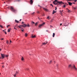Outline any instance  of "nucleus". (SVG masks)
<instances>
[{"label": "nucleus", "instance_id": "obj_1", "mask_svg": "<svg viewBox=\"0 0 77 77\" xmlns=\"http://www.w3.org/2000/svg\"><path fill=\"white\" fill-rule=\"evenodd\" d=\"M68 67L69 68H71V69H74L76 70V71H77V68L75 67V65L74 64H69L68 65Z\"/></svg>", "mask_w": 77, "mask_h": 77}, {"label": "nucleus", "instance_id": "obj_2", "mask_svg": "<svg viewBox=\"0 0 77 77\" xmlns=\"http://www.w3.org/2000/svg\"><path fill=\"white\" fill-rule=\"evenodd\" d=\"M53 3L54 5H59V4L60 5L61 4V3H63L64 4H65L63 3L62 2V1L58 2V1L57 0H55V1H53Z\"/></svg>", "mask_w": 77, "mask_h": 77}, {"label": "nucleus", "instance_id": "obj_3", "mask_svg": "<svg viewBox=\"0 0 77 77\" xmlns=\"http://www.w3.org/2000/svg\"><path fill=\"white\" fill-rule=\"evenodd\" d=\"M8 8H10L11 11L14 13H16V12H17V10L14 9L13 7L9 6V7H8Z\"/></svg>", "mask_w": 77, "mask_h": 77}, {"label": "nucleus", "instance_id": "obj_4", "mask_svg": "<svg viewBox=\"0 0 77 77\" xmlns=\"http://www.w3.org/2000/svg\"><path fill=\"white\" fill-rule=\"evenodd\" d=\"M44 24H45V23H43L42 24H39L38 26V27L39 28H41V27H42V26H44Z\"/></svg>", "mask_w": 77, "mask_h": 77}, {"label": "nucleus", "instance_id": "obj_5", "mask_svg": "<svg viewBox=\"0 0 77 77\" xmlns=\"http://www.w3.org/2000/svg\"><path fill=\"white\" fill-rule=\"evenodd\" d=\"M36 36H35V35H34L33 34H32V38H35Z\"/></svg>", "mask_w": 77, "mask_h": 77}, {"label": "nucleus", "instance_id": "obj_6", "mask_svg": "<svg viewBox=\"0 0 77 77\" xmlns=\"http://www.w3.org/2000/svg\"><path fill=\"white\" fill-rule=\"evenodd\" d=\"M33 1L32 0H30V5H32L33 3Z\"/></svg>", "mask_w": 77, "mask_h": 77}, {"label": "nucleus", "instance_id": "obj_7", "mask_svg": "<svg viewBox=\"0 0 77 77\" xmlns=\"http://www.w3.org/2000/svg\"><path fill=\"white\" fill-rule=\"evenodd\" d=\"M48 42H45L44 43H42L43 45H46L47 44Z\"/></svg>", "mask_w": 77, "mask_h": 77}, {"label": "nucleus", "instance_id": "obj_8", "mask_svg": "<svg viewBox=\"0 0 77 77\" xmlns=\"http://www.w3.org/2000/svg\"><path fill=\"white\" fill-rule=\"evenodd\" d=\"M27 26V25L25 24H23V27H26Z\"/></svg>", "mask_w": 77, "mask_h": 77}, {"label": "nucleus", "instance_id": "obj_9", "mask_svg": "<svg viewBox=\"0 0 77 77\" xmlns=\"http://www.w3.org/2000/svg\"><path fill=\"white\" fill-rule=\"evenodd\" d=\"M68 23H65V24H64V26H68Z\"/></svg>", "mask_w": 77, "mask_h": 77}, {"label": "nucleus", "instance_id": "obj_10", "mask_svg": "<svg viewBox=\"0 0 77 77\" xmlns=\"http://www.w3.org/2000/svg\"><path fill=\"white\" fill-rule=\"evenodd\" d=\"M1 56H2V58H4L5 57V54H1Z\"/></svg>", "mask_w": 77, "mask_h": 77}, {"label": "nucleus", "instance_id": "obj_11", "mask_svg": "<svg viewBox=\"0 0 77 77\" xmlns=\"http://www.w3.org/2000/svg\"><path fill=\"white\" fill-rule=\"evenodd\" d=\"M11 28H10L9 29H8V32H10V31H11Z\"/></svg>", "mask_w": 77, "mask_h": 77}, {"label": "nucleus", "instance_id": "obj_12", "mask_svg": "<svg viewBox=\"0 0 77 77\" xmlns=\"http://www.w3.org/2000/svg\"><path fill=\"white\" fill-rule=\"evenodd\" d=\"M68 1H72V0H67ZM73 1H75V2H76L77 1V0H73Z\"/></svg>", "mask_w": 77, "mask_h": 77}, {"label": "nucleus", "instance_id": "obj_13", "mask_svg": "<svg viewBox=\"0 0 77 77\" xmlns=\"http://www.w3.org/2000/svg\"><path fill=\"white\" fill-rule=\"evenodd\" d=\"M68 4L69 5H72V3L70 2H68Z\"/></svg>", "mask_w": 77, "mask_h": 77}, {"label": "nucleus", "instance_id": "obj_14", "mask_svg": "<svg viewBox=\"0 0 77 77\" xmlns=\"http://www.w3.org/2000/svg\"><path fill=\"white\" fill-rule=\"evenodd\" d=\"M43 9L44 10H45V11H48V9H47V8H43Z\"/></svg>", "mask_w": 77, "mask_h": 77}, {"label": "nucleus", "instance_id": "obj_15", "mask_svg": "<svg viewBox=\"0 0 77 77\" xmlns=\"http://www.w3.org/2000/svg\"><path fill=\"white\" fill-rule=\"evenodd\" d=\"M15 22H16L17 23H19V21H18L17 20H15Z\"/></svg>", "mask_w": 77, "mask_h": 77}, {"label": "nucleus", "instance_id": "obj_16", "mask_svg": "<svg viewBox=\"0 0 77 77\" xmlns=\"http://www.w3.org/2000/svg\"><path fill=\"white\" fill-rule=\"evenodd\" d=\"M54 36H55V33H54L53 34V37L54 38Z\"/></svg>", "mask_w": 77, "mask_h": 77}, {"label": "nucleus", "instance_id": "obj_17", "mask_svg": "<svg viewBox=\"0 0 77 77\" xmlns=\"http://www.w3.org/2000/svg\"><path fill=\"white\" fill-rule=\"evenodd\" d=\"M27 33H25V36H26V37L27 36Z\"/></svg>", "mask_w": 77, "mask_h": 77}, {"label": "nucleus", "instance_id": "obj_18", "mask_svg": "<svg viewBox=\"0 0 77 77\" xmlns=\"http://www.w3.org/2000/svg\"><path fill=\"white\" fill-rule=\"evenodd\" d=\"M56 11H55L54 10L53 12L52 13V14H54V13H56Z\"/></svg>", "mask_w": 77, "mask_h": 77}, {"label": "nucleus", "instance_id": "obj_19", "mask_svg": "<svg viewBox=\"0 0 77 77\" xmlns=\"http://www.w3.org/2000/svg\"><path fill=\"white\" fill-rule=\"evenodd\" d=\"M17 27H19V28H20V29H21V28H22L20 26H20H17Z\"/></svg>", "mask_w": 77, "mask_h": 77}, {"label": "nucleus", "instance_id": "obj_20", "mask_svg": "<svg viewBox=\"0 0 77 77\" xmlns=\"http://www.w3.org/2000/svg\"><path fill=\"white\" fill-rule=\"evenodd\" d=\"M26 26H27L28 27H30V26L29 25V24H28L26 25Z\"/></svg>", "mask_w": 77, "mask_h": 77}, {"label": "nucleus", "instance_id": "obj_21", "mask_svg": "<svg viewBox=\"0 0 77 77\" xmlns=\"http://www.w3.org/2000/svg\"><path fill=\"white\" fill-rule=\"evenodd\" d=\"M17 74L16 73H15L14 75V77H16V75Z\"/></svg>", "mask_w": 77, "mask_h": 77}, {"label": "nucleus", "instance_id": "obj_22", "mask_svg": "<svg viewBox=\"0 0 77 77\" xmlns=\"http://www.w3.org/2000/svg\"><path fill=\"white\" fill-rule=\"evenodd\" d=\"M22 60H24V58H23V57H22V58L21 59Z\"/></svg>", "mask_w": 77, "mask_h": 77}, {"label": "nucleus", "instance_id": "obj_23", "mask_svg": "<svg viewBox=\"0 0 77 77\" xmlns=\"http://www.w3.org/2000/svg\"><path fill=\"white\" fill-rule=\"evenodd\" d=\"M49 16H48L47 17V19H48V20H49L50 19V17H49Z\"/></svg>", "mask_w": 77, "mask_h": 77}, {"label": "nucleus", "instance_id": "obj_24", "mask_svg": "<svg viewBox=\"0 0 77 77\" xmlns=\"http://www.w3.org/2000/svg\"><path fill=\"white\" fill-rule=\"evenodd\" d=\"M52 62V60H51L49 62V63H51Z\"/></svg>", "mask_w": 77, "mask_h": 77}, {"label": "nucleus", "instance_id": "obj_25", "mask_svg": "<svg viewBox=\"0 0 77 77\" xmlns=\"http://www.w3.org/2000/svg\"><path fill=\"white\" fill-rule=\"evenodd\" d=\"M37 24H38V22H36V23H35V26H36Z\"/></svg>", "mask_w": 77, "mask_h": 77}, {"label": "nucleus", "instance_id": "obj_26", "mask_svg": "<svg viewBox=\"0 0 77 77\" xmlns=\"http://www.w3.org/2000/svg\"><path fill=\"white\" fill-rule=\"evenodd\" d=\"M20 27H23V25H20Z\"/></svg>", "mask_w": 77, "mask_h": 77}, {"label": "nucleus", "instance_id": "obj_27", "mask_svg": "<svg viewBox=\"0 0 77 77\" xmlns=\"http://www.w3.org/2000/svg\"><path fill=\"white\" fill-rule=\"evenodd\" d=\"M66 6V5H64V6H63V8H65Z\"/></svg>", "mask_w": 77, "mask_h": 77}, {"label": "nucleus", "instance_id": "obj_28", "mask_svg": "<svg viewBox=\"0 0 77 77\" xmlns=\"http://www.w3.org/2000/svg\"><path fill=\"white\" fill-rule=\"evenodd\" d=\"M20 30H23V28H21L20 29Z\"/></svg>", "mask_w": 77, "mask_h": 77}, {"label": "nucleus", "instance_id": "obj_29", "mask_svg": "<svg viewBox=\"0 0 77 77\" xmlns=\"http://www.w3.org/2000/svg\"><path fill=\"white\" fill-rule=\"evenodd\" d=\"M57 9V7H55V11H56Z\"/></svg>", "mask_w": 77, "mask_h": 77}, {"label": "nucleus", "instance_id": "obj_30", "mask_svg": "<svg viewBox=\"0 0 77 77\" xmlns=\"http://www.w3.org/2000/svg\"><path fill=\"white\" fill-rule=\"evenodd\" d=\"M68 12H71V11L70 10H68L67 11Z\"/></svg>", "mask_w": 77, "mask_h": 77}, {"label": "nucleus", "instance_id": "obj_31", "mask_svg": "<svg viewBox=\"0 0 77 77\" xmlns=\"http://www.w3.org/2000/svg\"><path fill=\"white\" fill-rule=\"evenodd\" d=\"M9 26H10V25H8V26H7V27L8 28V27H9Z\"/></svg>", "mask_w": 77, "mask_h": 77}, {"label": "nucleus", "instance_id": "obj_32", "mask_svg": "<svg viewBox=\"0 0 77 77\" xmlns=\"http://www.w3.org/2000/svg\"><path fill=\"white\" fill-rule=\"evenodd\" d=\"M16 74H18V72L17 71H16Z\"/></svg>", "mask_w": 77, "mask_h": 77}, {"label": "nucleus", "instance_id": "obj_33", "mask_svg": "<svg viewBox=\"0 0 77 77\" xmlns=\"http://www.w3.org/2000/svg\"><path fill=\"white\" fill-rule=\"evenodd\" d=\"M51 6H52V7H53V5L52 4H51Z\"/></svg>", "mask_w": 77, "mask_h": 77}, {"label": "nucleus", "instance_id": "obj_34", "mask_svg": "<svg viewBox=\"0 0 77 77\" xmlns=\"http://www.w3.org/2000/svg\"><path fill=\"white\" fill-rule=\"evenodd\" d=\"M4 33H5V34H7V33H6V32H4Z\"/></svg>", "mask_w": 77, "mask_h": 77}, {"label": "nucleus", "instance_id": "obj_35", "mask_svg": "<svg viewBox=\"0 0 77 77\" xmlns=\"http://www.w3.org/2000/svg\"><path fill=\"white\" fill-rule=\"evenodd\" d=\"M21 31H22V32H24V29L22 30Z\"/></svg>", "mask_w": 77, "mask_h": 77}, {"label": "nucleus", "instance_id": "obj_36", "mask_svg": "<svg viewBox=\"0 0 77 77\" xmlns=\"http://www.w3.org/2000/svg\"><path fill=\"white\" fill-rule=\"evenodd\" d=\"M16 26H18V24H16Z\"/></svg>", "mask_w": 77, "mask_h": 77}, {"label": "nucleus", "instance_id": "obj_37", "mask_svg": "<svg viewBox=\"0 0 77 77\" xmlns=\"http://www.w3.org/2000/svg\"><path fill=\"white\" fill-rule=\"evenodd\" d=\"M14 29H16V30H17V29L15 28V27H14Z\"/></svg>", "mask_w": 77, "mask_h": 77}, {"label": "nucleus", "instance_id": "obj_38", "mask_svg": "<svg viewBox=\"0 0 77 77\" xmlns=\"http://www.w3.org/2000/svg\"><path fill=\"white\" fill-rule=\"evenodd\" d=\"M0 27H1L2 28H3V27H2V26L0 25Z\"/></svg>", "mask_w": 77, "mask_h": 77}, {"label": "nucleus", "instance_id": "obj_39", "mask_svg": "<svg viewBox=\"0 0 77 77\" xmlns=\"http://www.w3.org/2000/svg\"><path fill=\"white\" fill-rule=\"evenodd\" d=\"M32 23H33V24H35V22H32Z\"/></svg>", "mask_w": 77, "mask_h": 77}, {"label": "nucleus", "instance_id": "obj_40", "mask_svg": "<svg viewBox=\"0 0 77 77\" xmlns=\"http://www.w3.org/2000/svg\"><path fill=\"white\" fill-rule=\"evenodd\" d=\"M74 9H76V8H74Z\"/></svg>", "mask_w": 77, "mask_h": 77}, {"label": "nucleus", "instance_id": "obj_41", "mask_svg": "<svg viewBox=\"0 0 77 77\" xmlns=\"http://www.w3.org/2000/svg\"><path fill=\"white\" fill-rule=\"evenodd\" d=\"M17 1L18 2H20V0H17Z\"/></svg>", "mask_w": 77, "mask_h": 77}, {"label": "nucleus", "instance_id": "obj_42", "mask_svg": "<svg viewBox=\"0 0 77 77\" xmlns=\"http://www.w3.org/2000/svg\"><path fill=\"white\" fill-rule=\"evenodd\" d=\"M6 57H8V55H6Z\"/></svg>", "mask_w": 77, "mask_h": 77}, {"label": "nucleus", "instance_id": "obj_43", "mask_svg": "<svg viewBox=\"0 0 77 77\" xmlns=\"http://www.w3.org/2000/svg\"><path fill=\"white\" fill-rule=\"evenodd\" d=\"M34 13H35V12H34L33 13H32V14L33 15V14H34Z\"/></svg>", "mask_w": 77, "mask_h": 77}, {"label": "nucleus", "instance_id": "obj_44", "mask_svg": "<svg viewBox=\"0 0 77 77\" xmlns=\"http://www.w3.org/2000/svg\"><path fill=\"white\" fill-rule=\"evenodd\" d=\"M7 43H8V41H7Z\"/></svg>", "mask_w": 77, "mask_h": 77}, {"label": "nucleus", "instance_id": "obj_45", "mask_svg": "<svg viewBox=\"0 0 77 77\" xmlns=\"http://www.w3.org/2000/svg\"><path fill=\"white\" fill-rule=\"evenodd\" d=\"M23 23H24V22H22V24H23Z\"/></svg>", "mask_w": 77, "mask_h": 77}, {"label": "nucleus", "instance_id": "obj_46", "mask_svg": "<svg viewBox=\"0 0 77 77\" xmlns=\"http://www.w3.org/2000/svg\"><path fill=\"white\" fill-rule=\"evenodd\" d=\"M3 39H3V38H2V39H1V40H3Z\"/></svg>", "mask_w": 77, "mask_h": 77}, {"label": "nucleus", "instance_id": "obj_47", "mask_svg": "<svg viewBox=\"0 0 77 77\" xmlns=\"http://www.w3.org/2000/svg\"><path fill=\"white\" fill-rule=\"evenodd\" d=\"M27 69V70H29V69L28 68L27 69Z\"/></svg>", "mask_w": 77, "mask_h": 77}, {"label": "nucleus", "instance_id": "obj_48", "mask_svg": "<svg viewBox=\"0 0 77 77\" xmlns=\"http://www.w3.org/2000/svg\"><path fill=\"white\" fill-rule=\"evenodd\" d=\"M20 21H21V19H20Z\"/></svg>", "mask_w": 77, "mask_h": 77}, {"label": "nucleus", "instance_id": "obj_49", "mask_svg": "<svg viewBox=\"0 0 77 77\" xmlns=\"http://www.w3.org/2000/svg\"><path fill=\"white\" fill-rule=\"evenodd\" d=\"M46 32H48V30H46Z\"/></svg>", "mask_w": 77, "mask_h": 77}, {"label": "nucleus", "instance_id": "obj_50", "mask_svg": "<svg viewBox=\"0 0 77 77\" xmlns=\"http://www.w3.org/2000/svg\"><path fill=\"white\" fill-rule=\"evenodd\" d=\"M60 26H62V23H60Z\"/></svg>", "mask_w": 77, "mask_h": 77}, {"label": "nucleus", "instance_id": "obj_51", "mask_svg": "<svg viewBox=\"0 0 77 77\" xmlns=\"http://www.w3.org/2000/svg\"><path fill=\"white\" fill-rule=\"evenodd\" d=\"M10 40V43H11V40Z\"/></svg>", "mask_w": 77, "mask_h": 77}, {"label": "nucleus", "instance_id": "obj_52", "mask_svg": "<svg viewBox=\"0 0 77 77\" xmlns=\"http://www.w3.org/2000/svg\"><path fill=\"white\" fill-rule=\"evenodd\" d=\"M66 9H67V10H69V9L68 8H66Z\"/></svg>", "mask_w": 77, "mask_h": 77}, {"label": "nucleus", "instance_id": "obj_53", "mask_svg": "<svg viewBox=\"0 0 77 77\" xmlns=\"http://www.w3.org/2000/svg\"><path fill=\"white\" fill-rule=\"evenodd\" d=\"M66 4H67V3H65V5H66Z\"/></svg>", "mask_w": 77, "mask_h": 77}, {"label": "nucleus", "instance_id": "obj_54", "mask_svg": "<svg viewBox=\"0 0 77 77\" xmlns=\"http://www.w3.org/2000/svg\"><path fill=\"white\" fill-rule=\"evenodd\" d=\"M61 11V10L60 11V12H61V11Z\"/></svg>", "mask_w": 77, "mask_h": 77}, {"label": "nucleus", "instance_id": "obj_55", "mask_svg": "<svg viewBox=\"0 0 77 77\" xmlns=\"http://www.w3.org/2000/svg\"><path fill=\"white\" fill-rule=\"evenodd\" d=\"M66 5H67V6H68V4H66Z\"/></svg>", "mask_w": 77, "mask_h": 77}, {"label": "nucleus", "instance_id": "obj_56", "mask_svg": "<svg viewBox=\"0 0 77 77\" xmlns=\"http://www.w3.org/2000/svg\"><path fill=\"white\" fill-rule=\"evenodd\" d=\"M43 16H44V14L43 15Z\"/></svg>", "mask_w": 77, "mask_h": 77}, {"label": "nucleus", "instance_id": "obj_57", "mask_svg": "<svg viewBox=\"0 0 77 77\" xmlns=\"http://www.w3.org/2000/svg\"><path fill=\"white\" fill-rule=\"evenodd\" d=\"M38 19L39 20L40 19H39V17H38Z\"/></svg>", "mask_w": 77, "mask_h": 77}, {"label": "nucleus", "instance_id": "obj_58", "mask_svg": "<svg viewBox=\"0 0 77 77\" xmlns=\"http://www.w3.org/2000/svg\"><path fill=\"white\" fill-rule=\"evenodd\" d=\"M1 50H2L1 49H0V51H1Z\"/></svg>", "mask_w": 77, "mask_h": 77}, {"label": "nucleus", "instance_id": "obj_59", "mask_svg": "<svg viewBox=\"0 0 77 77\" xmlns=\"http://www.w3.org/2000/svg\"><path fill=\"white\" fill-rule=\"evenodd\" d=\"M3 31H5V30H3Z\"/></svg>", "mask_w": 77, "mask_h": 77}, {"label": "nucleus", "instance_id": "obj_60", "mask_svg": "<svg viewBox=\"0 0 77 77\" xmlns=\"http://www.w3.org/2000/svg\"><path fill=\"white\" fill-rule=\"evenodd\" d=\"M25 14H27V13H25Z\"/></svg>", "mask_w": 77, "mask_h": 77}, {"label": "nucleus", "instance_id": "obj_61", "mask_svg": "<svg viewBox=\"0 0 77 77\" xmlns=\"http://www.w3.org/2000/svg\"><path fill=\"white\" fill-rule=\"evenodd\" d=\"M4 66H2V67H3Z\"/></svg>", "mask_w": 77, "mask_h": 77}, {"label": "nucleus", "instance_id": "obj_62", "mask_svg": "<svg viewBox=\"0 0 77 77\" xmlns=\"http://www.w3.org/2000/svg\"><path fill=\"white\" fill-rule=\"evenodd\" d=\"M14 27H15H15H16V26H15Z\"/></svg>", "mask_w": 77, "mask_h": 77}, {"label": "nucleus", "instance_id": "obj_63", "mask_svg": "<svg viewBox=\"0 0 77 77\" xmlns=\"http://www.w3.org/2000/svg\"><path fill=\"white\" fill-rule=\"evenodd\" d=\"M73 4H75V3H73Z\"/></svg>", "mask_w": 77, "mask_h": 77}, {"label": "nucleus", "instance_id": "obj_64", "mask_svg": "<svg viewBox=\"0 0 77 77\" xmlns=\"http://www.w3.org/2000/svg\"><path fill=\"white\" fill-rule=\"evenodd\" d=\"M38 13H39V12H38Z\"/></svg>", "mask_w": 77, "mask_h": 77}]
</instances>
